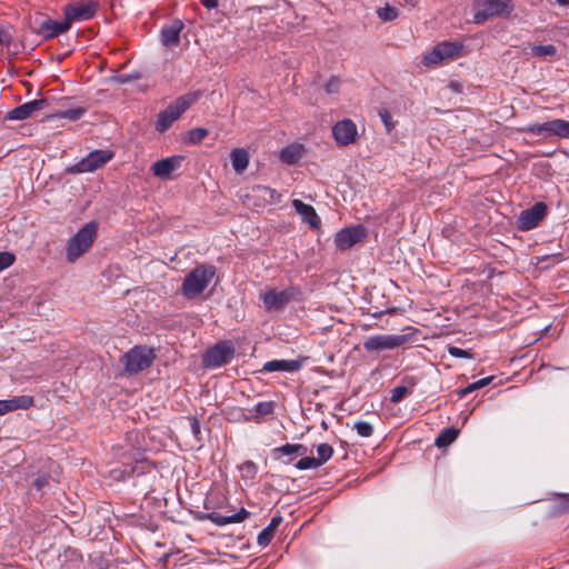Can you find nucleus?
<instances>
[{
	"label": "nucleus",
	"mask_w": 569,
	"mask_h": 569,
	"mask_svg": "<svg viewBox=\"0 0 569 569\" xmlns=\"http://www.w3.org/2000/svg\"><path fill=\"white\" fill-rule=\"evenodd\" d=\"M98 232V224L94 221L86 223L78 232L69 239L66 248V260L73 263L84 254L93 244Z\"/></svg>",
	"instance_id": "obj_1"
},
{
	"label": "nucleus",
	"mask_w": 569,
	"mask_h": 569,
	"mask_svg": "<svg viewBox=\"0 0 569 569\" xmlns=\"http://www.w3.org/2000/svg\"><path fill=\"white\" fill-rule=\"evenodd\" d=\"M197 100V93H187L178 97L164 110L159 112L154 123L156 130L160 133L166 132Z\"/></svg>",
	"instance_id": "obj_2"
},
{
	"label": "nucleus",
	"mask_w": 569,
	"mask_h": 569,
	"mask_svg": "<svg viewBox=\"0 0 569 569\" xmlns=\"http://www.w3.org/2000/svg\"><path fill=\"white\" fill-rule=\"evenodd\" d=\"M216 274V268L211 264L196 267L183 280L181 292L192 299L200 295Z\"/></svg>",
	"instance_id": "obj_3"
},
{
	"label": "nucleus",
	"mask_w": 569,
	"mask_h": 569,
	"mask_svg": "<svg viewBox=\"0 0 569 569\" xmlns=\"http://www.w3.org/2000/svg\"><path fill=\"white\" fill-rule=\"evenodd\" d=\"M513 9L511 0H477L473 3V22L482 24L493 17H507Z\"/></svg>",
	"instance_id": "obj_4"
},
{
	"label": "nucleus",
	"mask_w": 569,
	"mask_h": 569,
	"mask_svg": "<svg viewBox=\"0 0 569 569\" xmlns=\"http://www.w3.org/2000/svg\"><path fill=\"white\" fill-rule=\"evenodd\" d=\"M301 296V290L298 287L291 286L281 291L274 288L266 290L260 293V299L263 302L266 311H282L284 307L291 301H298Z\"/></svg>",
	"instance_id": "obj_5"
},
{
	"label": "nucleus",
	"mask_w": 569,
	"mask_h": 569,
	"mask_svg": "<svg viewBox=\"0 0 569 569\" xmlns=\"http://www.w3.org/2000/svg\"><path fill=\"white\" fill-rule=\"evenodd\" d=\"M153 350L144 346H136L123 355L121 362L128 375H136L148 369L154 360Z\"/></svg>",
	"instance_id": "obj_6"
},
{
	"label": "nucleus",
	"mask_w": 569,
	"mask_h": 569,
	"mask_svg": "<svg viewBox=\"0 0 569 569\" xmlns=\"http://www.w3.org/2000/svg\"><path fill=\"white\" fill-rule=\"evenodd\" d=\"M114 151L110 149H97L89 152L83 159L68 168L69 173L78 174L93 172L103 168L114 158Z\"/></svg>",
	"instance_id": "obj_7"
},
{
	"label": "nucleus",
	"mask_w": 569,
	"mask_h": 569,
	"mask_svg": "<svg viewBox=\"0 0 569 569\" xmlns=\"http://www.w3.org/2000/svg\"><path fill=\"white\" fill-rule=\"evenodd\" d=\"M522 131L533 136H541L543 139H550L552 137L569 139V121L565 119H553L543 123H531L522 128Z\"/></svg>",
	"instance_id": "obj_8"
},
{
	"label": "nucleus",
	"mask_w": 569,
	"mask_h": 569,
	"mask_svg": "<svg viewBox=\"0 0 569 569\" xmlns=\"http://www.w3.org/2000/svg\"><path fill=\"white\" fill-rule=\"evenodd\" d=\"M234 357V347L231 341H220L209 348L203 357L202 363L206 368H218L228 365Z\"/></svg>",
	"instance_id": "obj_9"
},
{
	"label": "nucleus",
	"mask_w": 569,
	"mask_h": 569,
	"mask_svg": "<svg viewBox=\"0 0 569 569\" xmlns=\"http://www.w3.org/2000/svg\"><path fill=\"white\" fill-rule=\"evenodd\" d=\"M70 29L69 22L64 19L62 22H57L43 14H36L31 22L32 32L42 37L44 40L53 39Z\"/></svg>",
	"instance_id": "obj_10"
},
{
	"label": "nucleus",
	"mask_w": 569,
	"mask_h": 569,
	"mask_svg": "<svg viewBox=\"0 0 569 569\" xmlns=\"http://www.w3.org/2000/svg\"><path fill=\"white\" fill-rule=\"evenodd\" d=\"M99 9V3L96 0H88L82 2L68 3L63 7V14L71 28L72 22L87 21L92 19Z\"/></svg>",
	"instance_id": "obj_11"
},
{
	"label": "nucleus",
	"mask_w": 569,
	"mask_h": 569,
	"mask_svg": "<svg viewBox=\"0 0 569 569\" xmlns=\"http://www.w3.org/2000/svg\"><path fill=\"white\" fill-rule=\"evenodd\" d=\"M410 340L409 335H377L363 341V348L371 351L391 350L403 346Z\"/></svg>",
	"instance_id": "obj_12"
},
{
	"label": "nucleus",
	"mask_w": 569,
	"mask_h": 569,
	"mask_svg": "<svg viewBox=\"0 0 569 569\" xmlns=\"http://www.w3.org/2000/svg\"><path fill=\"white\" fill-rule=\"evenodd\" d=\"M462 49L463 44L461 42L442 41L423 57V63L426 66L437 64L445 59H452L458 57Z\"/></svg>",
	"instance_id": "obj_13"
},
{
	"label": "nucleus",
	"mask_w": 569,
	"mask_h": 569,
	"mask_svg": "<svg viewBox=\"0 0 569 569\" xmlns=\"http://www.w3.org/2000/svg\"><path fill=\"white\" fill-rule=\"evenodd\" d=\"M367 237V229L362 224L341 229L335 236L337 249L345 251L361 242Z\"/></svg>",
	"instance_id": "obj_14"
},
{
	"label": "nucleus",
	"mask_w": 569,
	"mask_h": 569,
	"mask_svg": "<svg viewBox=\"0 0 569 569\" xmlns=\"http://www.w3.org/2000/svg\"><path fill=\"white\" fill-rule=\"evenodd\" d=\"M547 206L543 202H536L531 208L522 210L517 219V228L528 231L536 228L546 217Z\"/></svg>",
	"instance_id": "obj_15"
},
{
	"label": "nucleus",
	"mask_w": 569,
	"mask_h": 569,
	"mask_svg": "<svg viewBox=\"0 0 569 569\" xmlns=\"http://www.w3.org/2000/svg\"><path fill=\"white\" fill-rule=\"evenodd\" d=\"M332 136L338 146L346 147L357 141L358 129L351 119H343L333 124Z\"/></svg>",
	"instance_id": "obj_16"
},
{
	"label": "nucleus",
	"mask_w": 569,
	"mask_h": 569,
	"mask_svg": "<svg viewBox=\"0 0 569 569\" xmlns=\"http://www.w3.org/2000/svg\"><path fill=\"white\" fill-rule=\"evenodd\" d=\"M184 156H171L161 160L156 161L151 166V171L154 177L160 180L171 179L172 172L178 170L184 161Z\"/></svg>",
	"instance_id": "obj_17"
},
{
	"label": "nucleus",
	"mask_w": 569,
	"mask_h": 569,
	"mask_svg": "<svg viewBox=\"0 0 569 569\" xmlns=\"http://www.w3.org/2000/svg\"><path fill=\"white\" fill-rule=\"evenodd\" d=\"M250 512L241 508L238 512L231 515H222L220 512H208L198 517L199 520H210L216 526L222 527L229 523L242 522L249 517Z\"/></svg>",
	"instance_id": "obj_18"
},
{
	"label": "nucleus",
	"mask_w": 569,
	"mask_h": 569,
	"mask_svg": "<svg viewBox=\"0 0 569 569\" xmlns=\"http://www.w3.org/2000/svg\"><path fill=\"white\" fill-rule=\"evenodd\" d=\"M184 24L180 19L163 24L160 30L161 43L167 48H174L180 43V34Z\"/></svg>",
	"instance_id": "obj_19"
},
{
	"label": "nucleus",
	"mask_w": 569,
	"mask_h": 569,
	"mask_svg": "<svg viewBox=\"0 0 569 569\" xmlns=\"http://www.w3.org/2000/svg\"><path fill=\"white\" fill-rule=\"evenodd\" d=\"M300 368H301L300 360L274 359V360L267 361L262 367V371H264V372H274V371L295 372V371H298Z\"/></svg>",
	"instance_id": "obj_20"
},
{
	"label": "nucleus",
	"mask_w": 569,
	"mask_h": 569,
	"mask_svg": "<svg viewBox=\"0 0 569 569\" xmlns=\"http://www.w3.org/2000/svg\"><path fill=\"white\" fill-rule=\"evenodd\" d=\"M292 206L311 228H318L320 226V219L311 204L305 203L299 199H295L292 201Z\"/></svg>",
	"instance_id": "obj_21"
},
{
	"label": "nucleus",
	"mask_w": 569,
	"mask_h": 569,
	"mask_svg": "<svg viewBox=\"0 0 569 569\" xmlns=\"http://www.w3.org/2000/svg\"><path fill=\"white\" fill-rule=\"evenodd\" d=\"M305 153V147L301 143H291L280 151V160L286 164H296Z\"/></svg>",
	"instance_id": "obj_22"
},
{
	"label": "nucleus",
	"mask_w": 569,
	"mask_h": 569,
	"mask_svg": "<svg viewBox=\"0 0 569 569\" xmlns=\"http://www.w3.org/2000/svg\"><path fill=\"white\" fill-rule=\"evenodd\" d=\"M274 402L273 401H261L258 402L251 410L250 416H244L246 421L254 420L256 422H260L266 417L272 416L274 412Z\"/></svg>",
	"instance_id": "obj_23"
},
{
	"label": "nucleus",
	"mask_w": 569,
	"mask_h": 569,
	"mask_svg": "<svg viewBox=\"0 0 569 569\" xmlns=\"http://www.w3.org/2000/svg\"><path fill=\"white\" fill-rule=\"evenodd\" d=\"M281 522H282V517L280 515L273 516L271 518L269 525L262 531H260V533L258 535L257 543L261 547L268 546L271 542V540L274 536V532Z\"/></svg>",
	"instance_id": "obj_24"
},
{
	"label": "nucleus",
	"mask_w": 569,
	"mask_h": 569,
	"mask_svg": "<svg viewBox=\"0 0 569 569\" xmlns=\"http://www.w3.org/2000/svg\"><path fill=\"white\" fill-rule=\"evenodd\" d=\"M231 163L237 173H242L249 164V153L243 148H236L230 153Z\"/></svg>",
	"instance_id": "obj_25"
},
{
	"label": "nucleus",
	"mask_w": 569,
	"mask_h": 569,
	"mask_svg": "<svg viewBox=\"0 0 569 569\" xmlns=\"http://www.w3.org/2000/svg\"><path fill=\"white\" fill-rule=\"evenodd\" d=\"M403 381L408 383V386H397L392 389L390 397V401L392 403H399L407 396L412 393V389L416 386V379L413 377H406Z\"/></svg>",
	"instance_id": "obj_26"
},
{
	"label": "nucleus",
	"mask_w": 569,
	"mask_h": 569,
	"mask_svg": "<svg viewBox=\"0 0 569 569\" xmlns=\"http://www.w3.org/2000/svg\"><path fill=\"white\" fill-rule=\"evenodd\" d=\"M87 112V109L83 107H77L72 109L57 111L52 114L48 116V119H67L69 121H77L82 118Z\"/></svg>",
	"instance_id": "obj_27"
},
{
	"label": "nucleus",
	"mask_w": 569,
	"mask_h": 569,
	"mask_svg": "<svg viewBox=\"0 0 569 569\" xmlns=\"http://www.w3.org/2000/svg\"><path fill=\"white\" fill-rule=\"evenodd\" d=\"M458 435H459V429L453 428V427L447 428L438 435V437L435 440V445L438 448L447 447V446L451 445L457 439Z\"/></svg>",
	"instance_id": "obj_28"
},
{
	"label": "nucleus",
	"mask_w": 569,
	"mask_h": 569,
	"mask_svg": "<svg viewBox=\"0 0 569 569\" xmlns=\"http://www.w3.org/2000/svg\"><path fill=\"white\" fill-rule=\"evenodd\" d=\"M8 405V411H14L18 409H28L33 405V398L30 396H18L11 399H6Z\"/></svg>",
	"instance_id": "obj_29"
},
{
	"label": "nucleus",
	"mask_w": 569,
	"mask_h": 569,
	"mask_svg": "<svg viewBox=\"0 0 569 569\" xmlns=\"http://www.w3.org/2000/svg\"><path fill=\"white\" fill-rule=\"evenodd\" d=\"M531 56L535 58L546 59L557 56V48L553 44H535L530 48Z\"/></svg>",
	"instance_id": "obj_30"
},
{
	"label": "nucleus",
	"mask_w": 569,
	"mask_h": 569,
	"mask_svg": "<svg viewBox=\"0 0 569 569\" xmlns=\"http://www.w3.org/2000/svg\"><path fill=\"white\" fill-rule=\"evenodd\" d=\"M492 379H493L492 376L479 379V380L468 385L466 388L459 389L457 391V395H458V397L460 399L465 398L469 393H471V392H473V391H476V390H478L480 388H483V387L488 386L492 381Z\"/></svg>",
	"instance_id": "obj_31"
},
{
	"label": "nucleus",
	"mask_w": 569,
	"mask_h": 569,
	"mask_svg": "<svg viewBox=\"0 0 569 569\" xmlns=\"http://www.w3.org/2000/svg\"><path fill=\"white\" fill-rule=\"evenodd\" d=\"M317 457H315L317 465L321 467L329 461L333 456V448L329 443H320L317 446Z\"/></svg>",
	"instance_id": "obj_32"
},
{
	"label": "nucleus",
	"mask_w": 569,
	"mask_h": 569,
	"mask_svg": "<svg viewBox=\"0 0 569 569\" xmlns=\"http://www.w3.org/2000/svg\"><path fill=\"white\" fill-rule=\"evenodd\" d=\"M209 131L204 128H194L187 132V137L184 141L190 144L200 143L207 136Z\"/></svg>",
	"instance_id": "obj_33"
},
{
	"label": "nucleus",
	"mask_w": 569,
	"mask_h": 569,
	"mask_svg": "<svg viewBox=\"0 0 569 569\" xmlns=\"http://www.w3.org/2000/svg\"><path fill=\"white\" fill-rule=\"evenodd\" d=\"M30 117V111L24 103L13 108L6 114V119L8 120H24Z\"/></svg>",
	"instance_id": "obj_34"
},
{
	"label": "nucleus",
	"mask_w": 569,
	"mask_h": 569,
	"mask_svg": "<svg viewBox=\"0 0 569 569\" xmlns=\"http://www.w3.org/2000/svg\"><path fill=\"white\" fill-rule=\"evenodd\" d=\"M239 469L241 471V477L244 480L254 479L258 472V466L251 460L244 461L242 465H240Z\"/></svg>",
	"instance_id": "obj_35"
},
{
	"label": "nucleus",
	"mask_w": 569,
	"mask_h": 569,
	"mask_svg": "<svg viewBox=\"0 0 569 569\" xmlns=\"http://www.w3.org/2000/svg\"><path fill=\"white\" fill-rule=\"evenodd\" d=\"M378 17L383 21H392L398 17V11L396 8L386 4L383 8H379Z\"/></svg>",
	"instance_id": "obj_36"
},
{
	"label": "nucleus",
	"mask_w": 569,
	"mask_h": 569,
	"mask_svg": "<svg viewBox=\"0 0 569 569\" xmlns=\"http://www.w3.org/2000/svg\"><path fill=\"white\" fill-rule=\"evenodd\" d=\"M189 427L194 439L200 442L202 440L201 425L197 417H188Z\"/></svg>",
	"instance_id": "obj_37"
},
{
	"label": "nucleus",
	"mask_w": 569,
	"mask_h": 569,
	"mask_svg": "<svg viewBox=\"0 0 569 569\" xmlns=\"http://www.w3.org/2000/svg\"><path fill=\"white\" fill-rule=\"evenodd\" d=\"M555 509L559 513L569 512V493L558 495Z\"/></svg>",
	"instance_id": "obj_38"
},
{
	"label": "nucleus",
	"mask_w": 569,
	"mask_h": 569,
	"mask_svg": "<svg viewBox=\"0 0 569 569\" xmlns=\"http://www.w3.org/2000/svg\"><path fill=\"white\" fill-rule=\"evenodd\" d=\"M341 81L337 76H331L325 84V91L328 94H336L339 92Z\"/></svg>",
	"instance_id": "obj_39"
},
{
	"label": "nucleus",
	"mask_w": 569,
	"mask_h": 569,
	"mask_svg": "<svg viewBox=\"0 0 569 569\" xmlns=\"http://www.w3.org/2000/svg\"><path fill=\"white\" fill-rule=\"evenodd\" d=\"M378 116L380 117L381 121L383 122L386 130L388 133L391 132V130L395 128V122L392 121V117L388 109L381 108L378 110Z\"/></svg>",
	"instance_id": "obj_40"
},
{
	"label": "nucleus",
	"mask_w": 569,
	"mask_h": 569,
	"mask_svg": "<svg viewBox=\"0 0 569 569\" xmlns=\"http://www.w3.org/2000/svg\"><path fill=\"white\" fill-rule=\"evenodd\" d=\"M355 429L357 430L358 435L361 437H371L373 433V427L371 423L367 421H358L355 423Z\"/></svg>",
	"instance_id": "obj_41"
},
{
	"label": "nucleus",
	"mask_w": 569,
	"mask_h": 569,
	"mask_svg": "<svg viewBox=\"0 0 569 569\" xmlns=\"http://www.w3.org/2000/svg\"><path fill=\"white\" fill-rule=\"evenodd\" d=\"M32 116L36 111H40L49 106V101L46 98L36 99L24 103Z\"/></svg>",
	"instance_id": "obj_42"
},
{
	"label": "nucleus",
	"mask_w": 569,
	"mask_h": 569,
	"mask_svg": "<svg viewBox=\"0 0 569 569\" xmlns=\"http://www.w3.org/2000/svg\"><path fill=\"white\" fill-rule=\"evenodd\" d=\"M295 451L292 450V443H286L281 447L272 449V457L276 460H280L283 456H291Z\"/></svg>",
	"instance_id": "obj_43"
},
{
	"label": "nucleus",
	"mask_w": 569,
	"mask_h": 569,
	"mask_svg": "<svg viewBox=\"0 0 569 569\" xmlns=\"http://www.w3.org/2000/svg\"><path fill=\"white\" fill-rule=\"evenodd\" d=\"M16 261V256L9 251L0 252V272L12 266Z\"/></svg>",
	"instance_id": "obj_44"
},
{
	"label": "nucleus",
	"mask_w": 569,
	"mask_h": 569,
	"mask_svg": "<svg viewBox=\"0 0 569 569\" xmlns=\"http://www.w3.org/2000/svg\"><path fill=\"white\" fill-rule=\"evenodd\" d=\"M296 468L299 470L316 469L319 468L315 457H302L297 463Z\"/></svg>",
	"instance_id": "obj_45"
},
{
	"label": "nucleus",
	"mask_w": 569,
	"mask_h": 569,
	"mask_svg": "<svg viewBox=\"0 0 569 569\" xmlns=\"http://www.w3.org/2000/svg\"><path fill=\"white\" fill-rule=\"evenodd\" d=\"M448 352L455 358H473V353L470 350L461 349L459 347L449 346Z\"/></svg>",
	"instance_id": "obj_46"
},
{
	"label": "nucleus",
	"mask_w": 569,
	"mask_h": 569,
	"mask_svg": "<svg viewBox=\"0 0 569 569\" xmlns=\"http://www.w3.org/2000/svg\"><path fill=\"white\" fill-rule=\"evenodd\" d=\"M254 190L261 192L262 196L269 194L270 201H273V202L278 201L280 198V194L274 189H271L270 187L257 186V187H254Z\"/></svg>",
	"instance_id": "obj_47"
},
{
	"label": "nucleus",
	"mask_w": 569,
	"mask_h": 569,
	"mask_svg": "<svg viewBox=\"0 0 569 569\" xmlns=\"http://www.w3.org/2000/svg\"><path fill=\"white\" fill-rule=\"evenodd\" d=\"M11 31L10 28H0V46L9 47L11 43Z\"/></svg>",
	"instance_id": "obj_48"
},
{
	"label": "nucleus",
	"mask_w": 569,
	"mask_h": 569,
	"mask_svg": "<svg viewBox=\"0 0 569 569\" xmlns=\"http://www.w3.org/2000/svg\"><path fill=\"white\" fill-rule=\"evenodd\" d=\"M144 466H146V461L143 460H137L136 461V466L131 467L130 470L128 469H124L123 473L128 475V476H131L133 473H138V475H141L144 472Z\"/></svg>",
	"instance_id": "obj_49"
},
{
	"label": "nucleus",
	"mask_w": 569,
	"mask_h": 569,
	"mask_svg": "<svg viewBox=\"0 0 569 569\" xmlns=\"http://www.w3.org/2000/svg\"><path fill=\"white\" fill-rule=\"evenodd\" d=\"M226 0H200L201 4L208 9L212 10L219 7L220 2H224Z\"/></svg>",
	"instance_id": "obj_50"
},
{
	"label": "nucleus",
	"mask_w": 569,
	"mask_h": 569,
	"mask_svg": "<svg viewBox=\"0 0 569 569\" xmlns=\"http://www.w3.org/2000/svg\"><path fill=\"white\" fill-rule=\"evenodd\" d=\"M47 485H48V477H46V476L38 477V478H37V479H34V481H33V486H34L38 490H41V489H42V488H44Z\"/></svg>",
	"instance_id": "obj_51"
},
{
	"label": "nucleus",
	"mask_w": 569,
	"mask_h": 569,
	"mask_svg": "<svg viewBox=\"0 0 569 569\" xmlns=\"http://www.w3.org/2000/svg\"><path fill=\"white\" fill-rule=\"evenodd\" d=\"M292 450L300 456H305L308 452V448L302 443H292Z\"/></svg>",
	"instance_id": "obj_52"
},
{
	"label": "nucleus",
	"mask_w": 569,
	"mask_h": 569,
	"mask_svg": "<svg viewBox=\"0 0 569 569\" xmlns=\"http://www.w3.org/2000/svg\"><path fill=\"white\" fill-rule=\"evenodd\" d=\"M8 408L6 400H0V416L8 413Z\"/></svg>",
	"instance_id": "obj_53"
},
{
	"label": "nucleus",
	"mask_w": 569,
	"mask_h": 569,
	"mask_svg": "<svg viewBox=\"0 0 569 569\" xmlns=\"http://www.w3.org/2000/svg\"><path fill=\"white\" fill-rule=\"evenodd\" d=\"M449 87H450L452 90L457 91V92H459V91H460V90H459V84H458V83H456V82H450Z\"/></svg>",
	"instance_id": "obj_54"
},
{
	"label": "nucleus",
	"mask_w": 569,
	"mask_h": 569,
	"mask_svg": "<svg viewBox=\"0 0 569 569\" xmlns=\"http://www.w3.org/2000/svg\"><path fill=\"white\" fill-rule=\"evenodd\" d=\"M559 4L561 6H568L569 4V0H556Z\"/></svg>",
	"instance_id": "obj_55"
},
{
	"label": "nucleus",
	"mask_w": 569,
	"mask_h": 569,
	"mask_svg": "<svg viewBox=\"0 0 569 569\" xmlns=\"http://www.w3.org/2000/svg\"><path fill=\"white\" fill-rule=\"evenodd\" d=\"M291 462H292V458H289V459H287V460H283V463H286V465H289V463H291Z\"/></svg>",
	"instance_id": "obj_56"
},
{
	"label": "nucleus",
	"mask_w": 569,
	"mask_h": 569,
	"mask_svg": "<svg viewBox=\"0 0 569 569\" xmlns=\"http://www.w3.org/2000/svg\"><path fill=\"white\" fill-rule=\"evenodd\" d=\"M406 2H411V0H406Z\"/></svg>",
	"instance_id": "obj_57"
}]
</instances>
